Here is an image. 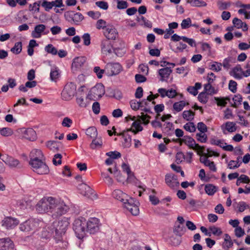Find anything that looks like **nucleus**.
<instances>
[{"label": "nucleus", "instance_id": "5fc2aeb1", "mask_svg": "<svg viewBox=\"0 0 250 250\" xmlns=\"http://www.w3.org/2000/svg\"><path fill=\"white\" fill-rule=\"evenodd\" d=\"M191 25V20L189 18L184 19L182 21L181 24V28L182 29H187L189 28Z\"/></svg>", "mask_w": 250, "mask_h": 250}, {"label": "nucleus", "instance_id": "09e8293b", "mask_svg": "<svg viewBox=\"0 0 250 250\" xmlns=\"http://www.w3.org/2000/svg\"><path fill=\"white\" fill-rule=\"evenodd\" d=\"M45 50L46 52L52 55H56L58 53L57 49L51 44H48L45 47Z\"/></svg>", "mask_w": 250, "mask_h": 250}, {"label": "nucleus", "instance_id": "774afa93", "mask_svg": "<svg viewBox=\"0 0 250 250\" xmlns=\"http://www.w3.org/2000/svg\"><path fill=\"white\" fill-rule=\"evenodd\" d=\"M229 89L232 92L235 93L237 89V83L233 80L229 81Z\"/></svg>", "mask_w": 250, "mask_h": 250}, {"label": "nucleus", "instance_id": "6e6552de", "mask_svg": "<svg viewBox=\"0 0 250 250\" xmlns=\"http://www.w3.org/2000/svg\"><path fill=\"white\" fill-rule=\"evenodd\" d=\"M179 142L180 145L184 143L188 146L189 148L197 150L198 155L200 154V152H203L204 147L196 144L195 141L188 136H184L183 138L179 140Z\"/></svg>", "mask_w": 250, "mask_h": 250}, {"label": "nucleus", "instance_id": "4c0bfd02", "mask_svg": "<svg viewBox=\"0 0 250 250\" xmlns=\"http://www.w3.org/2000/svg\"><path fill=\"white\" fill-rule=\"evenodd\" d=\"M60 74L59 69L57 68H52L51 69L50 73V78L52 81L56 82L59 78Z\"/></svg>", "mask_w": 250, "mask_h": 250}, {"label": "nucleus", "instance_id": "4be33fe9", "mask_svg": "<svg viewBox=\"0 0 250 250\" xmlns=\"http://www.w3.org/2000/svg\"><path fill=\"white\" fill-rule=\"evenodd\" d=\"M224 134H227L226 132H233L236 130V124L231 122H227L225 124L221 126Z\"/></svg>", "mask_w": 250, "mask_h": 250}, {"label": "nucleus", "instance_id": "f257e3e1", "mask_svg": "<svg viewBox=\"0 0 250 250\" xmlns=\"http://www.w3.org/2000/svg\"><path fill=\"white\" fill-rule=\"evenodd\" d=\"M36 209L40 213H49L53 218H56L65 214L69 207L60 198L45 197L38 202Z\"/></svg>", "mask_w": 250, "mask_h": 250}, {"label": "nucleus", "instance_id": "473e14b6", "mask_svg": "<svg viewBox=\"0 0 250 250\" xmlns=\"http://www.w3.org/2000/svg\"><path fill=\"white\" fill-rule=\"evenodd\" d=\"M5 163L11 167H21V166L19 161L12 157L8 158Z\"/></svg>", "mask_w": 250, "mask_h": 250}, {"label": "nucleus", "instance_id": "a18cd8bd", "mask_svg": "<svg viewBox=\"0 0 250 250\" xmlns=\"http://www.w3.org/2000/svg\"><path fill=\"white\" fill-rule=\"evenodd\" d=\"M86 134L91 138H95L97 136L98 132L95 127L92 126L88 128L86 130Z\"/></svg>", "mask_w": 250, "mask_h": 250}, {"label": "nucleus", "instance_id": "f3484780", "mask_svg": "<svg viewBox=\"0 0 250 250\" xmlns=\"http://www.w3.org/2000/svg\"><path fill=\"white\" fill-rule=\"evenodd\" d=\"M15 245L9 238L0 239V250H14Z\"/></svg>", "mask_w": 250, "mask_h": 250}, {"label": "nucleus", "instance_id": "6e6d98bb", "mask_svg": "<svg viewBox=\"0 0 250 250\" xmlns=\"http://www.w3.org/2000/svg\"><path fill=\"white\" fill-rule=\"evenodd\" d=\"M209 230L214 235L220 236L222 233V231L221 229L215 226L209 227Z\"/></svg>", "mask_w": 250, "mask_h": 250}, {"label": "nucleus", "instance_id": "393cba45", "mask_svg": "<svg viewBox=\"0 0 250 250\" xmlns=\"http://www.w3.org/2000/svg\"><path fill=\"white\" fill-rule=\"evenodd\" d=\"M30 160H40L43 158V154L41 150L33 149L30 153Z\"/></svg>", "mask_w": 250, "mask_h": 250}, {"label": "nucleus", "instance_id": "37998d69", "mask_svg": "<svg viewBox=\"0 0 250 250\" xmlns=\"http://www.w3.org/2000/svg\"><path fill=\"white\" fill-rule=\"evenodd\" d=\"M194 113L191 110H185L183 112V117L187 121H190L194 118Z\"/></svg>", "mask_w": 250, "mask_h": 250}, {"label": "nucleus", "instance_id": "2f4dec72", "mask_svg": "<svg viewBox=\"0 0 250 250\" xmlns=\"http://www.w3.org/2000/svg\"><path fill=\"white\" fill-rule=\"evenodd\" d=\"M233 243L230 236L228 234H225L224 242L222 246L225 250H229L233 246Z\"/></svg>", "mask_w": 250, "mask_h": 250}, {"label": "nucleus", "instance_id": "39448f33", "mask_svg": "<svg viewBox=\"0 0 250 250\" xmlns=\"http://www.w3.org/2000/svg\"><path fill=\"white\" fill-rule=\"evenodd\" d=\"M43 225V222L38 219H29L20 225V229L22 231H29L37 229Z\"/></svg>", "mask_w": 250, "mask_h": 250}, {"label": "nucleus", "instance_id": "412c9836", "mask_svg": "<svg viewBox=\"0 0 250 250\" xmlns=\"http://www.w3.org/2000/svg\"><path fill=\"white\" fill-rule=\"evenodd\" d=\"M166 184L170 187L174 188L179 185L177 177L174 174H167L165 176Z\"/></svg>", "mask_w": 250, "mask_h": 250}, {"label": "nucleus", "instance_id": "6ab92c4d", "mask_svg": "<svg viewBox=\"0 0 250 250\" xmlns=\"http://www.w3.org/2000/svg\"><path fill=\"white\" fill-rule=\"evenodd\" d=\"M101 48L102 53L107 55L112 52V45L109 40L104 39L101 43Z\"/></svg>", "mask_w": 250, "mask_h": 250}, {"label": "nucleus", "instance_id": "f03ea898", "mask_svg": "<svg viewBox=\"0 0 250 250\" xmlns=\"http://www.w3.org/2000/svg\"><path fill=\"white\" fill-rule=\"evenodd\" d=\"M100 221L96 218H91L87 222L82 218L75 219L73 223V229L78 238L83 239L86 232L94 234L100 229Z\"/></svg>", "mask_w": 250, "mask_h": 250}, {"label": "nucleus", "instance_id": "3c124183", "mask_svg": "<svg viewBox=\"0 0 250 250\" xmlns=\"http://www.w3.org/2000/svg\"><path fill=\"white\" fill-rule=\"evenodd\" d=\"M93 71L99 79H101L103 77V74L106 72L105 69H102L99 66H95L93 69Z\"/></svg>", "mask_w": 250, "mask_h": 250}, {"label": "nucleus", "instance_id": "e433bc0d", "mask_svg": "<svg viewBox=\"0 0 250 250\" xmlns=\"http://www.w3.org/2000/svg\"><path fill=\"white\" fill-rule=\"evenodd\" d=\"M46 146L50 150L55 151L59 149V145L56 141H49L46 143Z\"/></svg>", "mask_w": 250, "mask_h": 250}, {"label": "nucleus", "instance_id": "680f3d73", "mask_svg": "<svg viewBox=\"0 0 250 250\" xmlns=\"http://www.w3.org/2000/svg\"><path fill=\"white\" fill-rule=\"evenodd\" d=\"M95 4L98 7L104 10H107L108 8V3L106 1H98L96 2Z\"/></svg>", "mask_w": 250, "mask_h": 250}, {"label": "nucleus", "instance_id": "dca6fc26", "mask_svg": "<svg viewBox=\"0 0 250 250\" xmlns=\"http://www.w3.org/2000/svg\"><path fill=\"white\" fill-rule=\"evenodd\" d=\"M104 35L107 40H115L118 36V33L113 25L108 24L104 31Z\"/></svg>", "mask_w": 250, "mask_h": 250}, {"label": "nucleus", "instance_id": "a878e982", "mask_svg": "<svg viewBox=\"0 0 250 250\" xmlns=\"http://www.w3.org/2000/svg\"><path fill=\"white\" fill-rule=\"evenodd\" d=\"M186 231V229L183 225L176 222L173 227V233L177 236H182Z\"/></svg>", "mask_w": 250, "mask_h": 250}, {"label": "nucleus", "instance_id": "f8f14e48", "mask_svg": "<svg viewBox=\"0 0 250 250\" xmlns=\"http://www.w3.org/2000/svg\"><path fill=\"white\" fill-rule=\"evenodd\" d=\"M78 189L80 194L88 198L94 200L97 198L94 190L84 183L80 184L78 186Z\"/></svg>", "mask_w": 250, "mask_h": 250}, {"label": "nucleus", "instance_id": "f704fd0d", "mask_svg": "<svg viewBox=\"0 0 250 250\" xmlns=\"http://www.w3.org/2000/svg\"><path fill=\"white\" fill-rule=\"evenodd\" d=\"M186 103L184 101H181L175 103L173 105V109L177 112H179L183 110L186 106Z\"/></svg>", "mask_w": 250, "mask_h": 250}, {"label": "nucleus", "instance_id": "a19ab883", "mask_svg": "<svg viewBox=\"0 0 250 250\" xmlns=\"http://www.w3.org/2000/svg\"><path fill=\"white\" fill-rule=\"evenodd\" d=\"M231 3L230 1L223 2L219 0L217 2V5L218 9L220 10H224L227 9L231 5Z\"/></svg>", "mask_w": 250, "mask_h": 250}, {"label": "nucleus", "instance_id": "de8ad7c7", "mask_svg": "<svg viewBox=\"0 0 250 250\" xmlns=\"http://www.w3.org/2000/svg\"><path fill=\"white\" fill-rule=\"evenodd\" d=\"M184 129L190 132H194L196 130V127L192 122H188L184 126Z\"/></svg>", "mask_w": 250, "mask_h": 250}, {"label": "nucleus", "instance_id": "2eb2a0df", "mask_svg": "<svg viewBox=\"0 0 250 250\" xmlns=\"http://www.w3.org/2000/svg\"><path fill=\"white\" fill-rule=\"evenodd\" d=\"M19 132L21 133L22 137L30 141H34L36 139V133L35 131L31 128H22L19 129Z\"/></svg>", "mask_w": 250, "mask_h": 250}, {"label": "nucleus", "instance_id": "7c9ffc66", "mask_svg": "<svg viewBox=\"0 0 250 250\" xmlns=\"http://www.w3.org/2000/svg\"><path fill=\"white\" fill-rule=\"evenodd\" d=\"M127 183H133L136 186L140 188H142L143 190H145V188L143 186H141L139 184V182L137 180L133 173L131 172L129 174H127V178L126 179Z\"/></svg>", "mask_w": 250, "mask_h": 250}, {"label": "nucleus", "instance_id": "49530a36", "mask_svg": "<svg viewBox=\"0 0 250 250\" xmlns=\"http://www.w3.org/2000/svg\"><path fill=\"white\" fill-rule=\"evenodd\" d=\"M39 2L46 11H48L53 8L52 4L50 1H47L46 0H42Z\"/></svg>", "mask_w": 250, "mask_h": 250}, {"label": "nucleus", "instance_id": "c03bdc74", "mask_svg": "<svg viewBox=\"0 0 250 250\" xmlns=\"http://www.w3.org/2000/svg\"><path fill=\"white\" fill-rule=\"evenodd\" d=\"M7 3L11 7H15L17 3L21 5H24L26 3V0H6Z\"/></svg>", "mask_w": 250, "mask_h": 250}, {"label": "nucleus", "instance_id": "a211bd4d", "mask_svg": "<svg viewBox=\"0 0 250 250\" xmlns=\"http://www.w3.org/2000/svg\"><path fill=\"white\" fill-rule=\"evenodd\" d=\"M118 135L122 137V140L121 141L122 146L125 148H129L131 146V137L128 134V131L126 130H124L122 133Z\"/></svg>", "mask_w": 250, "mask_h": 250}, {"label": "nucleus", "instance_id": "c85d7f7f", "mask_svg": "<svg viewBox=\"0 0 250 250\" xmlns=\"http://www.w3.org/2000/svg\"><path fill=\"white\" fill-rule=\"evenodd\" d=\"M55 234L54 229L51 226L50 227H45L42 232V237L46 239L49 238L52 235L54 236Z\"/></svg>", "mask_w": 250, "mask_h": 250}, {"label": "nucleus", "instance_id": "1a4fd4ad", "mask_svg": "<svg viewBox=\"0 0 250 250\" xmlns=\"http://www.w3.org/2000/svg\"><path fill=\"white\" fill-rule=\"evenodd\" d=\"M104 93V85L101 83H98L90 89L87 98L90 100H94L95 98L102 97Z\"/></svg>", "mask_w": 250, "mask_h": 250}, {"label": "nucleus", "instance_id": "20e7f679", "mask_svg": "<svg viewBox=\"0 0 250 250\" xmlns=\"http://www.w3.org/2000/svg\"><path fill=\"white\" fill-rule=\"evenodd\" d=\"M69 224L68 218L64 217L61 220L54 221L51 225L54 230V238L56 243H62V246L59 245L61 248H65L67 247V243L63 241V235L68 229Z\"/></svg>", "mask_w": 250, "mask_h": 250}, {"label": "nucleus", "instance_id": "8fccbe9b", "mask_svg": "<svg viewBox=\"0 0 250 250\" xmlns=\"http://www.w3.org/2000/svg\"><path fill=\"white\" fill-rule=\"evenodd\" d=\"M107 26L106 22L104 20L100 19L96 22V27L99 30L103 29L104 30Z\"/></svg>", "mask_w": 250, "mask_h": 250}, {"label": "nucleus", "instance_id": "bf43d9fd", "mask_svg": "<svg viewBox=\"0 0 250 250\" xmlns=\"http://www.w3.org/2000/svg\"><path fill=\"white\" fill-rule=\"evenodd\" d=\"M117 8L118 9H125L128 7V3L125 1L117 0Z\"/></svg>", "mask_w": 250, "mask_h": 250}, {"label": "nucleus", "instance_id": "e2e57ef3", "mask_svg": "<svg viewBox=\"0 0 250 250\" xmlns=\"http://www.w3.org/2000/svg\"><path fill=\"white\" fill-rule=\"evenodd\" d=\"M130 104L131 108L134 110H137L140 107H141L140 102H138L135 100H131L130 102Z\"/></svg>", "mask_w": 250, "mask_h": 250}, {"label": "nucleus", "instance_id": "ea45409f", "mask_svg": "<svg viewBox=\"0 0 250 250\" xmlns=\"http://www.w3.org/2000/svg\"><path fill=\"white\" fill-rule=\"evenodd\" d=\"M13 134V130L9 127L0 128V134L4 137H8Z\"/></svg>", "mask_w": 250, "mask_h": 250}, {"label": "nucleus", "instance_id": "cd10ccee", "mask_svg": "<svg viewBox=\"0 0 250 250\" xmlns=\"http://www.w3.org/2000/svg\"><path fill=\"white\" fill-rule=\"evenodd\" d=\"M86 62V58L84 57H76L73 59L72 67L76 69L81 67Z\"/></svg>", "mask_w": 250, "mask_h": 250}, {"label": "nucleus", "instance_id": "c9c22d12", "mask_svg": "<svg viewBox=\"0 0 250 250\" xmlns=\"http://www.w3.org/2000/svg\"><path fill=\"white\" fill-rule=\"evenodd\" d=\"M242 101V96L240 94L236 95L232 98L233 103H231V106L236 108L241 104Z\"/></svg>", "mask_w": 250, "mask_h": 250}, {"label": "nucleus", "instance_id": "4d7b16f0", "mask_svg": "<svg viewBox=\"0 0 250 250\" xmlns=\"http://www.w3.org/2000/svg\"><path fill=\"white\" fill-rule=\"evenodd\" d=\"M196 139L201 143H206L207 140V136L205 132H200L196 134Z\"/></svg>", "mask_w": 250, "mask_h": 250}, {"label": "nucleus", "instance_id": "4468645a", "mask_svg": "<svg viewBox=\"0 0 250 250\" xmlns=\"http://www.w3.org/2000/svg\"><path fill=\"white\" fill-rule=\"evenodd\" d=\"M20 222L16 218L11 217H5L1 221V225L6 229H13L15 228Z\"/></svg>", "mask_w": 250, "mask_h": 250}, {"label": "nucleus", "instance_id": "69168bd1", "mask_svg": "<svg viewBox=\"0 0 250 250\" xmlns=\"http://www.w3.org/2000/svg\"><path fill=\"white\" fill-rule=\"evenodd\" d=\"M62 155L60 154H56L54 155L53 159V163L55 165H60L62 163Z\"/></svg>", "mask_w": 250, "mask_h": 250}, {"label": "nucleus", "instance_id": "58836bf2", "mask_svg": "<svg viewBox=\"0 0 250 250\" xmlns=\"http://www.w3.org/2000/svg\"><path fill=\"white\" fill-rule=\"evenodd\" d=\"M205 190L208 195H213L217 191V188L211 184L206 185Z\"/></svg>", "mask_w": 250, "mask_h": 250}, {"label": "nucleus", "instance_id": "aec40b11", "mask_svg": "<svg viewBox=\"0 0 250 250\" xmlns=\"http://www.w3.org/2000/svg\"><path fill=\"white\" fill-rule=\"evenodd\" d=\"M46 29V26L42 24L36 25L34 30L31 32V36L34 38H40L42 35L45 34L44 32Z\"/></svg>", "mask_w": 250, "mask_h": 250}, {"label": "nucleus", "instance_id": "b1692460", "mask_svg": "<svg viewBox=\"0 0 250 250\" xmlns=\"http://www.w3.org/2000/svg\"><path fill=\"white\" fill-rule=\"evenodd\" d=\"M213 82L212 78L208 79V83L204 85V91L208 95H213L217 93L218 90L211 85Z\"/></svg>", "mask_w": 250, "mask_h": 250}, {"label": "nucleus", "instance_id": "9b49d317", "mask_svg": "<svg viewBox=\"0 0 250 250\" xmlns=\"http://www.w3.org/2000/svg\"><path fill=\"white\" fill-rule=\"evenodd\" d=\"M64 17L68 22L75 25H79L84 19L83 16L79 12L75 13L73 11H68L64 14Z\"/></svg>", "mask_w": 250, "mask_h": 250}, {"label": "nucleus", "instance_id": "423d86ee", "mask_svg": "<svg viewBox=\"0 0 250 250\" xmlns=\"http://www.w3.org/2000/svg\"><path fill=\"white\" fill-rule=\"evenodd\" d=\"M29 164L33 170L38 174H47L49 172L48 167L42 160H30Z\"/></svg>", "mask_w": 250, "mask_h": 250}, {"label": "nucleus", "instance_id": "0eeeda50", "mask_svg": "<svg viewBox=\"0 0 250 250\" xmlns=\"http://www.w3.org/2000/svg\"><path fill=\"white\" fill-rule=\"evenodd\" d=\"M76 85L72 82L67 83L62 92V98L63 100L69 101L73 98L76 94Z\"/></svg>", "mask_w": 250, "mask_h": 250}, {"label": "nucleus", "instance_id": "9d476101", "mask_svg": "<svg viewBox=\"0 0 250 250\" xmlns=\"http://www.w3.org/2000/svg\"><path fill=\"white\" fill-rule=\"evenodd\" d=\"M172 70L170 67H166L158 70L159 80L162 82H172L173 77L171 75Z\"/></svg>", "mask_w": 250, "mask_h": 250}, {"label": "nucleus", "instance_id": "72a5a7b5", "mask_svg": "<svg viewBox=\"0 0 250 250\" xmlns=\"http://www.w3.org/2000/svg\"><path fill=\"white\" fill-rule=\"evenodd\" d=\"M188 3L193 7H205L207 3L202 0H186Z\"/></svg>", "mask_w": 250, "mask_h": 250}, {"label": "nucleus", "instance_id": "7ed1b4c3", "mask_svg": "<svg viewBox=\"0 0 250 250\" xmlns=\"http://www.w3.org/2000/svg\"><path fill=\"white\" fill-rule=\"evenodd\" d=\"M114 198L123 203L124 208H126L133 215L139 213V202L130 197L127 194L120 189H115L112 192Z\"/></svg>", "mask_w": 250, "mask_h": 250}, {"label": "nucleus", "instance_id": "bb28decb", "mask_svg": "<svg viewBox=\"0 0 250 250\" xmlns=\"http://www.w3.org/2000/svg\"><path fill=\"white\" fill-rule=\"evenodd\" d=\"M243 70L240 65L234 67L230 72V75L235 79L240 80L243 78Z\"/></svg>", "mask_w": 250, "mask_h": 250}, {"label": "nucleus", "instance_id": "13d9d810", "mask_svg": "<svg viewBox=\"0 0 250 250\" xmlns=\"http://www.w3.org/2000/svg\"><path fill=\"white\" fill-rule=\"evenodd\" d=\"M215 100L217 102V105L219 106H225L227 104V101H229V98H219L218 97H215Z\"/></svg>", "mask_w": 250, "mask_h": 250}, {"label": "nucleus", "instance_id": "79ce46f5", "mask_svg": "<svg viewBox=\"0 0 250 250\" xmlns=\"http://www.w3.org/2000/svg\"><path fill=\"white\" fill-rule=\"evenodd\" d=\"M22 50V43L21 42H17L14 46L11 49V51L15 54H20Z\"/></svg>", "mask_w": 250, "mask_h": 250}, {"label": "nucleus", "instance_id": "052dcab7", "mask_svg": "<svg viewBox=\"0 0 250 250\" xmlns=\"http://www.w3.org/2000/svg\"><path fill=\"white\" fill-rule=\"evenodd\" d=\"M211 144L220 146V147H223L224 145H226V143L223 140L220 139H212L211 140Z\"/></svg>", "mask_w": 250, "mask_h": 250}, {"label": "nucleus", "instance_id": "ddd939ff", "mask_svg": "<svg viewBox=\"0 0 250 250\" xmlns=\"http://www.w3.org/2000/svg\"><path fill=\"white\" fill-rule=\"evenodd\" d=\"M105 70L108 76L116 75L123 70L122 66L118 62H109L105 66Z\"/></svg>", "mask_w": 250, "mask_h": 250}, {"label": "nucleus", "instance_id": "0e129e2a", "mask_svg": "<svg viewBox=\"0 0 250 250\" xmlns=\"http://www.w3.org/2000/svg\"><path fill=\"white\" fill-rule=\"evenodd\" d=\"M82 39L83 41V44L86 45L88 46L90 45L91 42H90V36L89 34L88 33H84L82 36Z\"/></svg>", "mask_w": 250, "mask_h": 250}, {"label": "nucleus", "instance_id": "603ef678", "mask_svg": "<svg viewBox=\"0 0 250 250\" xmlns=\"http://www.w3.org/2000/svg\"><path fill=\"white\" fill-rule=\"evenodd\" d=\"M198 100L203 104H206L208 101L207 94L204 91L201 92L198 96Z\"/></svg>", "mask_w": 250, "mask_h": 250}, {"label": "nucleus", "instance_id": "864d4df0", "mask_svg": "<svg viewBox=\"0 0 250 250\" xmlns=\"http://www.w3.org/2000/svg\"><path fill=\"white\" fill-rule=\"evenodd\" d=\"M103 144L102 140L99 138L97 139H94L93 140L91 145L90 147L92 149H95L96 148L98 147H100L102 146Z\"/></svg>", "mask_w": 250, "mask_h": 250}, {"label": "nucleus", "instance_id": "5701e85b", "mask_svg": "<svg viewBox=\"0 0 250 250\" xmlns=\"http://www.w3.org/2000/svg\"><path fill=\"white\" fill-rule=\"evenodd\" d=\"M141 120H138L134 121L131 125L130 128L126 129L128 132L131 131L134 134H137L138 132L141 131L143 129V127L141 125Z\"/></svg>", "mask_w": 250, "mask_h": 250}, {"label": "nucleus", "instance_id": "338daca9", "mask_svg": "<svg viewBox=\"0 0 250 250\" xmlns=\"http://www.w3.org/2000/svg\"><path fill=\"white\" fill-rule=\"evenodd\" d=\"M187 45L185 43L180 42L179 43V45H177V47L173 50L176 53L178 52H183V50L187 48Z\"/></svg>", "mask_w": 250, "mask_h": 250}, {"label": "nucleus", "instance_id": "c756f323", "mask_svg": "<svg viewBox=\"0 0 250 250\" xmlns=\"http://www.w3.org/2000/svg\"><path fill=\"white\" fill-rule=\"evenodd\" d=\"M232 23L234 26L237 28H243L244 31H247L248 29V26L246 23L242 22V21L237 18H235L232 21Z\"/></svg>", "mask_w": 250, "mask_h": 250}]
</instances>
